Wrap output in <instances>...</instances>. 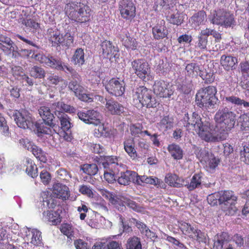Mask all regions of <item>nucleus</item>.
Segmentation results:
<instances>
[{
  "label": "nucleus",
  "instance_id": "f257e3e1",
  "mask_svg": "<svg viewBox=\"0 0 249 249\" xmlns=\"http://www.w3.org/2000/svg\"><path fill=\"white\" fill-rule=\"evenodd\" d=\"M184 126L188 130H195L198 136L206 142H214L226 139L227 133L220 131L217 126L210 125L208 122H203L200 116L193 113L189 117L186 114L183 119Z\"/></svg>",
  "mask_w": 249,
  "mask_h": 249
},
{
  "label": "nucleus",
  "instance_id": "f03ea898",
  "mask_svg": "<svg viewBox=\"0 0 249 249\" xmlns=\"http://www.w3.org/2000/svg\"><path fill=\"white\" fill-rule=\"evenodd\" d=\"M65 9L69 18L76 22H86L90 19L91 10L83 3H69L66 5Z\"/></svg>",
  "mask_w": 249,
  "mask_h": 249
},
{
  "label": "nucleus",
  "instance_id": "7ed1b4c3",
  "mask_svg": "<svg viewBox=\"0 0 249 249\" xmlns=\"http://www.w3.org/2000/svg\"><path fill=\"white\" fill-rule=\"evenodd\" d=\"M216 92V88L213 86L200 89L196 96V104L200 107H213L217 100L215 96Z\"/></svg>",
  "mask_w": 249,
  "mask_h": 249
},
{
  "label": "nucleus",
  "instance_id": "20e7f679",
  "mask_svg": "<svg viewBox=\"0 0 249 249\" xmlns=\"http://www.w3.org/2000/svg\"><path fill=\"white\" fill-rule=\"evenodd\" d=\"M215 120L217 125L225 132L232 128L236 122V114L227 108L219 109L215 115Z\"/></svg>",
  "mask_w": 249,
  "mask_h": 249
},
{
  "label": "nucleus",
  "instance_id": "39448f33",
  "mask_svg": "<svg viewBox=\"0 0 249 249\" xmlns=\"http://www.w3.org/2000/svg\"><path fill=\"white\" fill-rule=\"evenodd\" d=\"M134 103L137 107H156V100L152 97L151 91L147 88L140 87L136 89L133 95Z\"/></svg>",
  "mask_w": 249,
  "mask_h": 249
},
{
  "label": "nucleus",
  "instance_id": "423d86ee",
  "mask_svg": "<svg viewBox=\"0 0 249 249\" xmlns=\"http://www.w3.org/2000/svg\"><path fill=\"white\" fill-rule=\"evenodd\" d=\"M102 165L105 169V180L108 183H113L116 181L120 171L118 159L115 157L107 156L105 158Z\"/></svg>",
  "mask_w": 249,
  "mask_h": 249
},
{
  "label": "nucleus",
  "instance_id": "0eeeda50",
  "mask_svg": "<svg viewBox=\"0 0 249 249\" xmlns=\"http://www.w3.org/2000/svg\"><path fill=\"white\" fill-rule=\"evenodd\" d=\"M209 19L213 24L225 28L231 27L235 23L233 14L223 9H218L211 12Z\"/></svg>",
  "mask_w": 249,
  "mask_h": 249
},
{
  "label": "nucleus",
  "instance_id": "6e6552de",
  "mask_svg": "<svg viewBox=\"0 0 249 249\" xmlns=\"http://www.w3.org/2000/svg\"><path fill=\"white\" fill-rule=\"evenodd\" d=\"M220 204H221L223 210L226 212V214L233 215L237 211L235 206L237 197L231 191H220Z\"/></svg>",
  "mask_w": 249,
  "mask_h": 249
},
{
  "label": "nucleus",
  "instance_id": "1a4fd4ad",
  "mask_svg": "<svg viewBox=\"0 0 249 249\" xmlns=\"http://www.w3.org/2000/svg\"><path fill=\"white\" fill-rule=\"evenodd\" d=\"M18 127L31 130L34 128V121L30 113L25 110L14 111L12 117Z\"/></svg>",
  "mask_w": 249,
  "mask_h": 249
},
{
  "label": "nucleus",
  "instance_id": "9d476101",
  "mask_svg": "<svg viewBox=\"0 0 249 249\" xmlns=\"http://www.w3.org/2000/svg\"><path fill=\"white\" fill-rule=\"evenodd\" d=\"M131 66L135 74L143 81L149 79L150 67L148 64L143 59H137L132 62Z\"/></svg>",
  "mask_w": 249,
  "mask_h": 249
},
{
  "label": "nucleus",
  "instance_id": "9b49d317",
  "mask_svg": "<svg viewBox=\"0 0 249 249\" xmlns=\"http://www.w3.org/2000/svg\"><path fill=\"white\" fill-rule=\"evenodd\" d=\"M105 88L110 94L116 97L123 95L125 91V83L119 78H112L106 85Z\"/></svg>",
  "mask_w": 249,
  "mask_h": 249
},
{
  "label": "nucleus",
  "instance_id": "f8f14e48",
  "mask_svg": "<svg viewBox=\"0 0 249 249\" xmlns=\"http://www.w3.org/2000/svg\"><path fill=\"white\" fill-rule=\"evenodd\" d=\"M199 158L200 162L204 165L206 169L210 171L214 170L219 163L218 158H216L213 154L206 150L200 151Z\"/></svg>",
  "mask_w": 249,
  "mask_h": 249
},
{
  "label": "nucleus",
  "instance_id": "ddd939ff",
  "mask_svg": "<svg viewBox=\"0 0 249 249\" xmlns=\"http://www.w3.org/2000/svg\"><path fill=\"white\" fill-rule=\"evenodd\" d=\"M120 14L122 18L131 20L136 15V7L133 0H123L119 6Z\"/></svg>",
  "mask_w": 249,
  "mask_h": 249
},
{
  "label": "nucleus",
  "instance_id": "4468645a",
  "mask_svg": "<svg viewBox=\"0 0 249 249\" xmlns=\"http://www.w3.org/2000/svg\"><path fill=\"white\" fill-rule=\"evenodd\" d=\"M31 57L47 66L55 68L57 70L64 69L61 61L54 58L50 55L46 56L40 53L36 54L33 53L31 56Z\"/></svg>",
  "mask_w": 249,
  "mask_h": 249
},
{
  "label": "nucleus",
  "instance_id": "2eb2a0df",
  "mask_svg": "<svg viewBox=\"0 0 249 249\" xmlns=\"http://www.w3.org/2000/svg\"><path fill=\"white\" fill-rule=\"evenodd\" d=\"M78 118L84 122L88 124L98 125L100 123L101 115L94 110H88L78 112Z\"/></svg>",
  "mask_w": 249,
  "mask_h": 249
},
{
  "label": "nucleus",
  "instance_id": "dca6fc26",
  "mask_svg": "<svg viewBox=\"0 0 249 249\" xmlns=\"http://www.w3.org/2000/svg\"><path fill=\"white\" fill-rule=\"evenodd\" d=\"M153 91L160 97H169L174 93L172 86L164 81H157L153 85Z\"/></svg>",
  "mask_w": 249,
  "mask_h": 249
},
{
  "label": "nucleus",
  "instance_id": "f3484780",
  "mask_svg": "<svg viewBox=\"0 0 249 249\" xmlns=\"http://www.w3.org/2000/svg\"><path fill=\"white\" fill-rule=\"evenodd\" d=\"M68 87L80 100L88 102H91L93 101L92 98L90 97V95L85 93L84 88L80 85L77 81H71L70 82Z\"/></svg>",
  "mask_w": 249,
  "mask_h": 249
},
{
  "label": "nucleus",
  "instance_id": "a211bd4d",
  "mask_svg": "<svg viewBox=\"0 0 249 249\" xmlns=\"http://www.w3.org/2000/svg\"><path fill=\"white\" fill-rule=\"evenodd\" d=\"M213 249H234L230 242L229 236L226 232L217 234L214 237Z\"/></svg>",
  "mask_w": 249,
  "mask_h": 249
},
{
  "label": "nucleus",
  "instance_id": "6ab92c4d",
  "mask_svg": "<svg viewBox=\"0 0 249 249\" xmlns=\"http://www.w3.org/2000/svg\"><path fill=\"white\" fill-rule=\"evenodd\" d=\"M18 47L11 38L0 34V50L6 55L17 52Z\"/></svg>",
  "mask_w": 249,
  "mask_h": 249
},
{
  "label": "nucleus",
  "instance_id": "aec40b11",
  "mask_svg": "<svg viewBox=\"0 0 249 249\" xmlns=\"http://www.w3.org/2000/svg\"><path fill=\"white\" fill-rule=\"evenodd\" d=\"M101 50L104 57L109 58L118 57V49L110 41L105 40L101 44Z\"/></svg>",
  "mask_w": 249,
  "mask_h": 249
},
{
  "label": "nucleus",
  "instance_id": "412c9836",
  "mask_svg": "<svg viewBox=\"0 0 249 249\" xmlns=\"http://www.w3.org/2000/svg\"><path fill=\"white\" fill-rule=\"evenodd\" d=\"M105 107L107 111L112 115H120L124 112V107L122 105L112 99H105Z\"/></svg>",
  "mask_w": 249,
  "mask_h": 249
},
{
  "label": "nucleus",
  "instance_id": "4be33fe9",
  "mask_svg": "<svg viewBox=\"0 0 249 249\" xmlns=\"http://www.w3.org/2000/svg\"><path fill=\"white\" fill-rule=\"evenodd\" d=\"M186 70L187 74L190 76H196L199 75L203 80L207 79V75L205 74V72L202 70L201 68L196 63H191L188 64L186 66Z\"/></svg>",
  "mask_w": 249,
  "mask_h": 249
},
{
  "label": "nucleus",
  "instance_id": "5701e85b",
  "mask_svg": "<svg viewBox=\"0 0 249 249\" xmlns=\"http://www.w3.org/2000/svg\"><path fill=\"white\" fill-rule=\"evenodd\" d=\"M137 174L132 171H126L124 172H121L120 176H118V182L119 184L124 185H127L131 181L136 182V178Z\"/></svg>",
  "mask_w": 249,
  "mask_h": 249
},
{
  "label": "nucleus",
  "instance_id": "b1692460",
  "mask_svg": "<svg viewBox=\"0 0 249 249\" xmlns=\"http://www.w3.org/2000/svg\"><path fill=\"white\" fill-rule=\"evenodd\" d=\"M53 193L56 197L63 199H67L70 196L69 188L60 183H56L53 185Z\"/></svg>",
  "mask_w": 249,
  "mask_h": 249
},
{
  "label": "nucleus",
  "instance_id": "393cba45",
  "mask_svg": "<svg viewBox=\"0 0 249 249\" xmlns=\"http://www.w3.org/2000/svg\"><path fill=\"white\" fill-rule=\"evenodd\" d=\"M209 31L208 30H202L198 35L197 40L196 42V48L200 50H207L208 37Z\"/></svg>",
  "mask_w": 249,
  "mask_h": 249
},
{
  "label": "nucleus",
  "instance_id": "a878e982",
  "mask_svg": "<svg viewBox=\"0 0 249 249\" xmlns=\"http://www.w3.org/2000/svg\"><path fill=\"white\" fill-rule=\"evenodd\" d=\"M38 113L43 121L50 126H54L53 120L54 118L53 115L51 112L48 107L45 106L41 107L38 109Z\"/></svg>",
  "mask_w": 249,
  "mask_h": 249
},
{
  "label": "nucleus",
  "instance_id": "bb28decb",
  "mask_svg": "<svg viewBox=\"0 0 249 249\" xmlns=\"http://www.w3.org/2000/svg\"><path fill=\"white\" fill-rule=\"evenodd\" d=\"M47 37L53 46L60 45L62 43V35L56 29H49L47 34Z\"/></svg>",
  "mask_w": 249,
  "mask_h": 249
},
{
  "label": "nucleus",
  "instance_id": "cd10ccee",
  "mask_svg": "<svg viewBox=\"0 0 249 249\" xmlns=\"http://www.w3.org/2000/svg\"><path fill=\"white\" fill-rule=\"evenodd\" d=\"M165 22L163 20L153 28V34L155 38L160 39L165 37L168 34V31L164 26Z\"/></svg>",
  "mask_w": 249,
  "mask_h": 249
},
{
  "label": "nucleus",
  "instance_id": "c85d7f7f",
  "mask_svg": "<svg viewBox=\"0 0 249 249\" xmlns=\"http://www.w3.org/2000/svg\"><path fill=\"white\" fill-rule=\"evenodd\" d=\"M206 20V14L205 12L200 11L191 18L190 22H191L193 27L196 28L200 25L204 24Z\"/></svg>",
  "mask_w": 249,
  "mask_h": 249
},
{
  "label": "nucleus",
  "instance_id": "c756f323",
  "mask_svg": "<svg viewBox=\"0 0 249 249\" xmlns=\"http://www.w3.org/2000/svg\"><path fill=\"white\" fill-rule=\"evenodd\" d=\"M124 149L127 154L135 159L137 157V151L135 148V143L132 139H128L124 142Z\"/></svg>",
  "mask_w": 249,
  "mask_h": 249
},
{
  "label": "nucleus",
  "instance_id": "7c9ffc66",
  "mask_svg": "<svg viewBox=\"0 0 249 249\" xmlns=\"http://www.w3.org/2000/svg\"><path fill=\"white\" fill-rule=\"evenodd\" d=\"M220 62L224 68L228 71L232 69L237 63V59L236 57L232 56L223 55L221 57Z\"/></svg>",
  "mask_w": 249,
  "mask_h": 249
},
{
  "label": "nucleus",
  "instance_id": "2f4dec72",
  "mask_svg": "<svg viewBox=\"0 0 249 249\" xmlns=\"http://www.w3.org/2000/svg\"><path fill=\"white\" fill-rule=\"evenodd\" d=\"M167 18L171 23L177 25L181 24L183 20L182 14L177 9L169 13L167 16Z\"/></svg>",
  "mask_w": 249,
  "mask_h": 249
},
{
  "label": "nucleus",
  "instance_id": "473e14b6",
  "mask_svg": "<svg viewBox=\"0 0 249 249\" xmlns=\"http://www.w3.org/2000/svg\"><path fill=\"white\" fill-rule=\"evenodd\" d=\"M85 54L83 49H76L71 58V62L75 65L81 66L85 63Z\"/></svg>",
  "mask_w": 249,
  "mask_h": 249
},
{
  "label": "nucleus",
  "instance_id": "72a5a7b5",
  "mask_svg": "<svg viewBox=\"0 0 249 249\" xmlns=\"http://www.w3.org/2000/svg\"><path fill=\"white\" fill-rule=\"evenodd\" d=\"M202 176L201 173L195 174L192 178L190 182L185 186L189 191H193L200 187Z\"/></svg>",
  "mask_w": 249,
  "mask_h": 249
},
{
  "label": "nucleus",
  "instance_id": "f704fd0d",
  "mask_svg": "<svg viewBox=\"0 0 249 249\" xmlns=\"http://www.w3.org/2000/svg\"><path fill=\"white\" fill-rule=\"evenodd\" d=\"M43 218L53 225H56L61 222V219L58 213L54 211H47L43 213Z\"/></svg>",
  "mask_w": 249,
  "mask_h": 249
},
{
  "label": "nucleus",
  "instance_id": "c9c22d12",
  "mask_svg": "<svg viewBox=\"0 0 249 249\" xmlns=\"http://www.w3.org/2000/svg\"><path fill=\"white\" fill-rule=\"evenodd\" d=\"M168 150L174 159L178 160L182 158L183 151L179 145L176 144L169 145Z\"/></svg>",
  "mask_w": 249,
  "mask_h": 249
},
{
  "label": "nucleus",
  "instance_id": "e433bc0d",
  "mask_svg": "<svg viewBox=\"0 0 249 249\" xmlns=\"http://www.w3.org/2000/svg\"><path fill=\"white\" fill-rule=\"evenodd\" d=\"M122 42L123 44L127 49L132 50L136 49L137 43L133 37H131L129 34H126L122 36Z\"/></svg>",
  "mask_w": 249,
  "mask_h": 249
},
{
  "label": "nucleus",
  "instance_id": "4c0bfd02",
  "mask_svg": "<svg viewBox=\"0 0 249 249\" xmlns=\"http://www.w3.org/2000/svg\"><path fill=\"white\" fill-rule=\"evenodd\" d=\"M24 165L27 167L26 172L28 175L32 178H35L37 176V167L32 160L29 158L26 159Z\"/></svg>",
  "mask_w": 249,
  "mask_h": 249
},
{
  "label": "nucleus",
  "instance_id": "58836bf2",
  "mask_svg": "<svg viewBox=\"0 0 249 249\" xmlns=\"http://www.w3.org/2000/svg\"><path fill=\"white\" fill-rule=\"evenodd\" d=\"M160 182V180L157 178H153L151 177H148L146 176H139L138 175L136 178V183L139 185H142V183H145L157 185Z\"/></svg>",
  "mask_w": 249,
  "mask_h": 249
},
{
  "label": "nucleus",
  "instance_id": "ea45409f",
  "mask_svg": "<svg viewBox=\"0 0 249 249\" xmlns=\"http://www.w3.org/2000/svg\"><path fill=\"white\" fill-rule=\"evenodd\" d=\"M29 71L30 75L35 78L42 79L45 76V70L41 67L37 66L30 68Z\"/></svg>",
  "mask_w": 249,
  "mask_h": 249
},
{
  "label": "nucleus",
  "instance_id": "a19ab883",
  "mask_svg": "<svg viewBox=\"0 0 249 249\" xmlns=\"http://www.w3.org/2000/svg\"><path fill=\"white\" fill-rule=\"evenodd\" d=\"M51 126H49L43 121L41 123H36L34 124V128L36 129V132L38 136L42 134L50 135L52 133Z\"/></svg>",
  "mask_w": 249,
  "mask_h": 249
},
{
  "label": "nucleus",
  "instance_id": "79ce46f5",
  "mask_svg": "<svg viewBox=\"0 0 249 249\" xmlns=\"http://www.w3.org/2000/svg\"><path fill=\"white\" fill-rule=\"evenodd\" d=\"M137 227L142 234L148 238L152 239L156 237V233L149 230L144 223L140 221V223H137Z\"/></svg>",
  "mask_w": 249,
  "mask_h": 249
},
{
  "label": "nucleus",
  "instance_id": "37998d69",
  "mask_svg": "<svg viewBox=\"0 0 249 249\" xmlns=\"http://www.w3.org/2000/svg\"><path fill=\"white\" fill-rule=\"evenodd\" d=\"M225 100L237 106H242L245 108L249 107V102H246L238 97L231 96L225 97Z\"/></svg>",
  "mask_w": 249,
  "mask_h": 249
},
{
  "label": "nucleus",
  "instance_id": "c03bdc74",
  "mask_svg": "<svg viewBox=\"0 0 249 249\" xmlns=\"http://www.w3.org/2000/svg\"><path fill=\"white\" fill-rule=\"evenodd\" d=\"M159 125L160 129L166 131L173 127V119L169 116H165L161 119Z\"/></svg>",
  "mask_w": 249,
  "mask_h": 249
},
{
  "label": "nucleus",
  "instance_id": "a18cd8bd",
  "mask_svg": "<svg viewBox=\"0 0 249 249\" xmlns=\"http://www.w3.org/2000/svg\"><path fill=\"white\" fill-rule=\"evenodd\" d=\"M33 154L42 162L46 163L47 161V154L43 151L41 148L36 146L33 152Z\"/></svg>",
  "mask_w": 249,
  "mask_h": 249
},
{
  "label": "nucleus",
  "instance_id": "49530a36",
  "mask_svg": "<svg viewBox=\"0 0 249 249\" xmlns=\"http://www.w3.org/2000/svg\"><path fill=\"white\" fill-rule=\"evenodd\" d=\"M126 249H142L140 239L137 237L129 238L127 241Z\"/></svg>",
  "mask_w": 249,
  "mask_h": 249
},
{
  "label": "nucleus",
  "instance_id": "de8ad7c7",
  "mask_svg": "<svg viewBox=\"0 0 249 249\" xmlns=\"http://www.w3.org/2000/svg\"><path fill=\"white\" fill-rule=\"evenodd\" d=\"M81 169L85 173L90 176L95 175L98 170V167L96 164H84Z\"/></svg>",
  "mask_w": 249,
  "mask_h": 249
},
{
  "label": "nucleus",
  "instance_id": "09e8293b",
  "mask_svg": "<svg viewBox=\"0 0 249 249\" xmlns=\"http://www.w3.org/2000/svg\"><path fill=\"white\" fill-rule=\"evenodd\" d=\"M31 232L32 236L30 243L35 246L41 244L42 240L41 232L36 229H33Z\"/></svg>",
  "mask_w": 249,
  "mask_h": 249
},
{
  "label": "nucleus",
  "instance_id": "8fccbe9b",
  "mask_svg": "<svg viewBox=\"0 0 249 249\" xmlns=\"http://www.w3.org/2000/svg\"><path fill=\"white\" fill-rule=\"evenodd\" d=\"M180 228L184 234L193 238V233L195 230L194 227L186 222H182L180 223Z\"/></svg>",
  "mask_w": 249,
  "mask_h": 249
},
{
  "label": "nucleus",
  "instance_id": "3c124183",
  "mask_svg": "<svg viewBox=\"0 0 249 249\" xmlns=\"http://www.w3.org/2000/svg\"><path fill=\"white\" fill-rule=\"evenodd\" d=\"M96 127L94 129V135L97 137L101 136H106L107 134V131L105 127L104 124L100 122L98 125H95Z\"/></svg>",
  "mask_w": 249,
  "mask_h": 249
},
{
  "label": "nucleus",
  "instance_id": "603ef678",
  "mask_svg": "<svg viewBox=\"0 0 249 249\" xmlns=\"http://www.w3.org/2000/svg\"><path fill=\"white\" fill-rule=\"evenodd\" d=\"M61 123V128L64 131L68 130L71 127V124L68 116L65 114H61L58 116Z\"/></svg>",
  "mask_w": 249,
  "mask_h": 249
},
{
  "label": "nucleus",
  "instance_id": "864d4df0",
  "mask_svg": "<svg viewBox=\"0 0 249 249\" xmlns=\"http://www.w3.org/2000/svg\"><path fill=\"white\" fill-rule=\"evenodd\" d=\"M19 142L20 146L31 152H33L34 148H35L36 146L33 142L27 138L20 140Z\"/></svg>",
  "mask_w": 249,
  "mask_h": 249
},
{
  "label": "nucleus",
  "instance_id": "5fc2aeb1",
  "mask_svg": "<svg viewBox=\"0 0 249 249\" xmlns=\"http://www.w3.org/2000/svg\"><path fill=\"white\" fill-rule=\"evenodd\" d=\"M220 194L219 192L214 193L209 195L207 196V201L209 204L212 206L220 204Z\"/></svg>",
  "mask_w": 249,
  "mask_h": 249
},
{
  "label": "nucleus",
  "instance_id": "6e6d98bb",
  "mask_svg": "<svg viewBox=\"0 0 249 249\" xmlns=\"http://www.w3.org/2000/svg\"><path fill=\"white\" fill-rule=\"evenodd\" d=\"M61 231L64 234L71 238L73 236L74 231L72 227L68 224H63L61 226Z\"/></svg>",
  "mask_w": 249,
  "mask_h": 249
},
{
  "label": "nucleus",
  "instance_id": "4d7b16f0",
  "mask_svg": "<svg viewBox=\"0 0 249 249\" xmlns=\"http://www.w3.org/2000/svg\"><path fill=\"white\" fill-rule=\"evenodd\" d=\"M178 178V176L175 174L168 175L165 177V181L171 186L178 187L180 186V184L177 182Z\"/></svg>",
  "mask_w": 249,
  "mask_h": 249
},
{
  "label": "nucleus",
  "instance_id": "13d9d810",
  "mask_svg": "<svg viewBox=\"0 0 249 249\" xmlns=\"http://www.w3.org/2000/svg\"><path fill=\"white\" fill-rule=\"evenodd\" d=\"M73 43V37L70 33H67L64 36L62 35V43L60 45L66 47L71 46Z\"/></svg>",
  "mask_w": 249,
  "mask_h": 249
},
{
  "label": "nucleus",
  "instance_id": "bf43d9fd",
  "mask_svg": "<svg viewBox=\"0 0 249 249\" xmlns=\"http://www.w3.org/2000/svg\"><path fill=\"white\" fill-rule=\"evenodd\" d=\"M23 24L26 26L27 30L32 31L33 32L39 27L38 23L32 19L24 20Z\"/></svg>",
  "mask_w": 249,
  "mask_h": 249
},
{
  "label": "nucleus",
  "instance_id": "052dcab7",
  "mask_svg": "<svg viewBox=\"0 0 249 249\" xmlns=\"http://www.w3.org/2000/svg\"><path fill=\"white\" fill-rule=\"evenodd\" d=\"M78 190L82 195L87 196L89 197H92L93 196L92 189L89 186L86 185H81L79 186Z\"/></svg>",
  "mask_w": 249,
  "mask_h": 249
},
{
  "label": "nucleus",
  "instance_id": "680f3d73",
  "mask_svg": "<svg viewBox=\"0 0 249 249\" xmlns=\"http://www.w3.org/2000/svg\"><path fill=\"white\" fill-rule=\"evenodd\" d=\"M239 122L243 130H249V115H243L240 117Z\"/></svg>",
  "mask_w": 249,
  "mask_h": 249
},
{
  "label": "nucleus",
  "instance_id": "e2e57ef3",
  "mask_svg": "<svg viewBox=\"0 0 249 249\" xmlns=\"http://www.w3.org/2000/svg\"><path fill=\"white\" fill-rule=\"evenodd\" d=\"M177 0H159L158 4L165 9H170L173 7Z\"/></svg>",
  "mask_w": 249,
  "mask_h": 249
},
{
  "label": "nucleus",
  "instance_id": "0e129e2a",
  "mask_svg": "<svg viewBox=\"0 0 249 249\" xmlns=\"http://www.w3.org/2000/svg\"><path fill=\"white\" fill-rule=\"evenodd\" d=\"M241 160L247 164H249V146H244L241 150Z\"/></svg>",
  "mask_w": 249,
  "mask_h": 249
},
{
  "label": "nucleus",
  "instance_id": "69168bd1",
  "mask_svg": "<svg viewBox=\"0 0 249 249\" xmlns=\"http://www.w3.org/2000/svg\"><path fill=\"white\" fill-rule=\"evenodd\" d=\"M193 235V237H196V240L199 242L206 243L207 238L206 235L200 230L195 229Z\"/></svg>",
  "mask_w": 249,
  "mask_h": 249
},
{
  "label": "nucleus",
  "instance_id": "338daca9",
  "mask_svg": "<svg viewBox=\"0 0 249 249\" xmlns=\"http://www.w3.org/2000/svg\"><path fill=\"white\" fill-rule=\"evenodd\" d=\"M100 194L106 199L109 200L111 203H114L115 199L112 194L106 189H102L99 190Z\"/></svg>",
  "mask_w": 249,
  "mask_h": 249
},
{
  "label": "nucleus",
  "instance_id": "774afa93",
  "mask_svg": "<svg viewBox=\"0 0 249 249\" xmlns=\"http://www.w3.org/2000/svg\"><path fill=\"white\" fill-rule=\"evenodd\" d=\"M74 245L76 249H89L88 243L82 239L75 240Z\"/></svg>",
  "mask_w": 249,
  "mask_h": 249
}]
</instances>
